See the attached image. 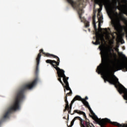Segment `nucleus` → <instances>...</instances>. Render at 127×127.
Returning <instances> with one entry per match:
<instances>
[{
  "label": "nucleus",
  "mask_w": 127,
  "mask_h": 127,
  "mask_svg": "<svg viewBox=\"0 0 127 127\" xmlns=\"http://www.w3.org/2000/svg\"><path fill=\"white\" fill-rule=\"evenodd\" d=\"M38 81H39V78L37 76L31 82H29V83L24 85L21 88L17 91L14 103L4 114L3 117V120L8 119V118H9V115H10L12 112H15V111L19 110L20 103H21V102L23 101L24 98H25V95H24L25 91L26 90H31V89H32V88L37 84Z\"/></svg>",
  "instance_id": "nucleus-2"
},
{
  "label": "nucleus",
  "mask_w": 127,
  "mask_h": 127,
  "mask_svg": "<svg viewBox=\"0 0 127 127\" xmlns=\"http://www.w3.org/2000/svg\"><path fill=\"white\" fill-rule=\"evenodd\" d=\"M94 39H96V37H93Z\"/></svg>",
  "instance_id": "nucleus-23"
},
{
  "label": "nucleus",
  "mask_w": 127,
  "mask_h": 127,
  "mask_svg": "<svg viewBox=\"0 0 127 127\" xmlns=\"http://www.w3.org/2000/svg\"><path fill=\"white\" fill-rule=\"evenodd\" d=\"M88 31H89V32H90V31H91V29H88Z\"/></svg>",
  "instance_id": "nucleus-22"
},
{
  "label": "nucleus",
  "mask_w": 127,
  "mask_h": 127,
  "mask_svg": "<svg viewBox=\"0 0 127 127\" xmlns=\"http://www.w3.org/2000/svg\"><path fill=\"white\" fill-rule=\"evenodd\" d=\"M71 110H72V109H69L68 110H67V111H68V113L69 114H70V115H71Z\"/></svg>",
  "instance_id": "nucleus-21"
},
{
  "label": "nucleus",
  "mask_w": 127,
  "mask_h": 127,
  "mask_svg": "<svg viewBox=\"0 0 127 127\" xmlns=\"http://www.w3.org/2000/svg\"><path fill=\"white\" fill-rule=\"evenodd\" d=\"M64 102L65 103V107H69V102H68V100H67V95H65L64 97Z\"/></svg>",
  "instance_id": "nucleus-14"
},
{
  "label": "nucleus",
  "mask_w": 127,
  "mask_h": 127,
  "mask_svg": "<svg viewBox=\"0 0 127 127\" xmlns=\"http://www.w3.org/2000/svg\"><path fill=\"white\" fill-rule=\"evenodd\" d=\"M125 1H127V0H124Z\"/></svg>",
  "instance_id": "nucleus-25"
},
{
  "label": "nucleus",
  "mask_w": 127,
  "mask_h": 127,
  "mask_svg": "<svg viewBox=\"0 0 127 127\" xmlns=\"http://www.w3.org/2000/svg\"><path fill=\"white\" fill-rule=\"evenodd\" d=\"M68 3L71 4V6L74 9L77 10L79 17H82V13H83V4L80 2H74L73 0H66Z\"/></svg>",
  "instance_id": "nucleus-6"
},
{
  "label": "nucleus",
  "mask_w": 127,
  "mask_h": 127,
  "mask_svg": "<svg viewBox=\"0 0 127 127\" xmlns=\"http://www.w3.org/2000/svg\"><path fill=\"white\" fill-rule=\"evenodd\" d=\"M113 126H115L118 127H127V124H120L118 122H112Z\"/></svg>",
  "instance_id": "nucleus-12"
},
{
  "label": "nucleus",
  "mask_w": 127,
  "mask_h": 127,
  "mask_svg": "<svg viewBox=\"0 0 127 127\" xmlns=\"http://www.w3.org/2000/svg\"><path fill=\"white\" fill-rule=\"evenodd\" d=\"M75 114H78V115H82L83 116V118L84 120H83L81 117L79 116H76L74 118V119L71 121L70 123V125L69 126L67 124L68 127H72L74 125V123L75 121L76 120H78L79 121V126L80 127H94V125L91 123H90V120L87 118V116H86V113L85 112L79 110H75L73 111V113L71 114V115H73Z\"/></svg>",
  "instance_id": "nucleus-5"
},
{
  "label": "nucleus",
  "mask_w": 127,
  "mask_h": 127,
  "mask_svg": "<svg viewBox=\"0 0 127 127\" xmlns=\"http://www.w3.org/2000/svg\"><path fill=\"white\" fill-rule=\"evenodd\" d=\"M39 53L38 54L36 60V70L35 74L36 75H38V72H39V64L40 63V59L41 58V53H43L44 55L46 56L47 57H53V58H55L57 59V61L55 60H47L46 61V63L49 64H51L53 67H56L55 64H57V65L60 64V59L58 56L49 54L48 53H44L43 52V49H41L39 50Z\"/></svg>",
  "instance_id": "nucleus-3"
},
{
  "label": "nucleus",
  "mask_w": 127,
  "mask_h": 127,
  "mask_svg": "<svg viewBox=\"0 0 127 127\" xmlns=\"http://www.w3.org/2000/svg\"><path fill=\"white\" fill-rule=\"evenodd\" d=\"M103 30H105V32H106V33H109V31H108V29L107 28L103 29Z\"/></svg>",
  "instance_id": "nucleus-19"
},
{
  "label": "nucleus",
  "mask_w": 127,
  "mask_h": 127,
  "mask_svg": "<svg viewBox=\"0 0 127 127\" xmlns=\"http://www.w3.org/2000/svg\"><path fill=\"white\" fill-rule=\"evenodd\" d=\"M99 48L101 54L102 64L97 67L96 72L98 74H103L106 72L107 68L109 67L108 74H105L104 76L105 83L108 82L110 84L114 85L120 94H124V98L125 100L127 101V89L120 83L119 78H117L115 75L113 76L115 77V79L112 77V72H117V71L124 68L127 70V65L126 64L115 63V60L113 59H110L109 56L106 55V50L103 47H100Z\"/></svg>",
  "instance_id": "nucleus-1"
},
{
  "label": "nucleus",
  "mask_w": 127,
  "mask_h": 127,
  "mask_svg": "<svg viewBox=\"0 0 127 127\" xmlns=\"http://www.w3.org/2000/svg\"><path fill=\"white\" fill-rule=\"evenodd\" d=\"M81 100V96L79 95H76L74 97L73 100L71 101L70 104H69V108L70 110H72V106L73 104L75 102V101H80Z\"/></svg>",
  "instance_id": "nucleus-10"
},
{
  "label": "nucleus",
  "mask_w": 127,
  "mask_h": 127,
  "mask_svg": "<svg viewBox=\"0 0 127 127\" xmlns=\"http://www.w3.org/2000/svg\"><path fill=\"white\" fill-rule=\"evenodd\" d=\"M55 65L56 66H53V67H54V68H55V69H56V70L57 71L58 76L59 77V78H58V81H59V82H60L61 84H62V85H63V87H64V86H66V85H64V83H63V82L61 80V78H63V80L64 81V77H60V76H59V75H63V72H64V76H66L65 75V71L64 70L59 68V67H58V66H59V65H57V64H56Z\"/></svg>",
  "instance_id": "nucleus-8"
},
{
  "label": "nucleus",
  "mask_w": 127,
  "mask_h": 127,
  "mask_svg": "<svg viewBox=\"0 0 127 127\" xmlns=\"http://www.w3.org/2000/svg\"><path fill=\"white\" fill-rule=\"evenodd\" d=\"M113 25L114 27V29L117 31L119 30L120 27H122V24H121L120 20H118L117 22H113Z\"/></svg>",
  "instance_id": "nucleus-9"
},
{
  "label": "nucleus",
  "mask_w": 127,
  "mask_h": 127,
  "mask_svg": "<svg viewBox=\"0 0 127 127\" xmlns=\"http://www.w3.org/2000/svg\"><path fill=\"white\" fill-rule=\"evenodd\" d=\"M96 4H99L100 7H103V4L106 2V0H94Z\"/></svg>",
  "instance_id": "nucleus-11"
},
{
  "label": "nucleus",
  "mask_w": 127,
  "mask_h": 127,
  "mask_svg": "<svg viewBox=\"0 0 127 127\" xmlns=\"http://www.w3.org/2000/svg\"><path fill=\"white\" fill-rule=\"evenodd\" d=\"M108 29H109V30H110V29L109 28H108Z\"/></svg>",
  "instance_id": "nucleus-26"
},
{
  "label": "nucleus",
  "mask_w": 127,
  "mask_h": 127,
  "mask_svg": "<svg viewBox=\"0 0 127 127\" xmlns=\"http://www.w3.org/2000/svg\"><path fill=\"white\" fill-rule=\"evenodd\" d=\"M63 119H66V118H65V117H63Z\"/></svg>",
  "instance_id": "nucleus-24"
},
{
  "label": "nucleus",
  "mask_w": 127,
  "mask_h": 127,
  "mask_svg": "<svg viewBox=\"0 0 127 127\" xmlns=\"http://www.w3.org/2000/svg\"><path fill=\"white\" fill-rule=\"evenodd\" d=\"M93 26L95 30L97 31V26L96 25V21L95 20V19H93Z\"/></svg>",
  "instance_id": "nucleus-16"
},
{
  "label": "nucleus",
  "mask_w": 127,
  "mask_h": 127,
  "mask_svg": "<svg viewBox=\"0 0 127 127\" xmlns=\"http://www.w3.org/2000/svg\"><path fill=\"white\" fill-rule=\"evenodd\" d=\"M84 25L85 27H89L90 26V22L88 21H85Z\"/></svg>",
  "instance_id": "nucleus-15"
},
{
  "label": "nucleus",
  "mask_w": 127,
  "mask_h": 127,
  "mask_svg": "<svg viewBox=\"0 0 127 127\" xmlns=\"http://www.w3.org/2000/svg\"><path fill=\"white\" fill-rule=\"evenodd\" d=\"M86 100H88V97L87 96L85 97V99H82V98L81 97V100L78 101H81L83 105L88 108L90 114L92 115H91V114H89L90 118H92V119H93L97 124H98L101 127H106V126H107V124H110L111 125L113 124V122L111 121L110 119L107 118L103 119L102 120L99 119L98 117L96 116V114L94 113L93 110H92V109L89 105V103L88 101H86Z\"/></svg>",
  "instance_id": "nucleus-4"
},
{
  "label": "nucleus",
  "mask_w": 127,
  "mask_h": 127,
  "mask_svg": "<svg viewBox=\"0 0 127 127\" xmlns=\"http://www.w3.org/2000/svg\"><path fill=\"white\" fill-rule=\"evenodd\" d=\"M111 55H112V53H110Z\"/></svg>",
  "instance_id": "nucleus-27"
},
{
  "label": "nucleus",
  "mask_w": 127,
  "mask_h": 127,
  "mask_svg": "<svg viewBox=\"0 0 127 127\" xmlns=\"http://www.w3.org/2000/svg\"><path fill=\"white\" fill-rule=\"evenodd\" d=\"M92 43L94 45H98V44H100L101 42H100V37L96 36V42H94V41H92Z\"/></svg>",
  "instance_id": "nucleus-13"
},
{
  "label": "nucleus",
  "mask_w": 127,
  "mask_h": 127,
  "mask_svg": "<svg viewBox=\"0 0 127 127\" xmlns=\"http://www.w3.org/2000/svg\"><path fill=\"white\" fill-rule=\"evenodd\" d=\"M98 28H99V29H100L101 30H103V29H102V28H101V25L100 24H99Z\"/></svg>",
  "instance_id": "nucleus-20"
},
{
  "label": "nucleus",
  "mask_w": 127,
  "mask_h": 127,
  "mask_svg": "<svg viewBox=\"0 0 127 127\" xmlns=\"http://www.w3.org/2000/svg\"><path fill=\"white\" fill-rule=\"evenodd\" d=\"M0 124H1V122H0Z\"/></svg>",
  "instance_id": "nucleus-29"
},
{
  "label": "nucleus",
  "mask_w": 127,
  "mask_h": 127,
  "mask_svg": "<svg viewBox=\"0 0 127 127\" xmlns=\"http://www.w3.org/2000/svg\"><path fill=\"white\" fill-rule=\"evenodd\" d=\"M59 77H64V83L65 85V86H64V93H66V90L69 91V92L67 93L66 96H67V97H68V96H71L72 93V90H71L70 86H69V82H68L69 77L66 76L64 74V72H63V74H62L61 75L60 74H59Z\"/></svg>",
  "instance_id": "nucleus-7"
},
{
  "label": "nucleus",
  "mask_w": 127,
  "mask_h": 127,
  "mask_svg": "<svg viewBox=\"0 0 127 127\" xmlns=\"http://www.w3.org/2000/svg\"><path fill=\"white\" fill-rule=\"evenodd\" d=\"M121 55H122V56L123 57V58H125V59H126L127 60V57H126V56L125 55L123 54V53H121Z\"/></svg>",
  "instance_id": "nucleus-18"
},
{
  "label": "nucleus",
  "mask_w": 127,
  "mask_h": 127,
  "mask_svg": "<svg viewBox=\"0 0 127 127\" xmlns=\"http://www.w3.org/2000/svg\"><path fill=\"white\" fill-rule=\"evenodd\" d=\"M70 110V108L68 106H65V109L64 110V112H65L66 111Z\"/></svg>",
  "instance_id": "nucleus-17"
},
{
  "label": "nucleus",
  "mask_w": 127,
  "mask_h": 127,
  "mask_svg": "<svg viewBox=\"0 0 127 127\" xmlns=\"http://www.w3.org/2000/svg\"><path fill=\"white\" fill-rule=\"evenodd\" d=\"M69 118V115H68V119Z\"/></svg>",
  "instance_id": "nucleus-28"
}]
</instances>
